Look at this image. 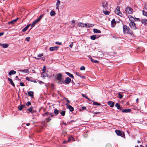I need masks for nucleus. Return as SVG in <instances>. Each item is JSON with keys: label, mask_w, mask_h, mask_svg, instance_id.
<instances>
[{"label": "nucleus", "mask_w": 147, "mask_h": 147, "mask_svg": "<svg viewBox=\"0 0 147 147\" xmlns=\"http://www.w3.org/2000/svg\"><path fill=\"white\" fill-rule=\"evenodd\" d=\"M0 46L2 47L3 48L5 49L8 47L9 45L7 44H1L0 43Z\"/></svg>", "instance_id": "nucleus-13"}, {"label": "nucleus", "mask_w": 147, "mask_h": 147, "mask_svg": "<svg viewBox=\"0 0 147 147\" xmlns=\"http://www.w3.org/2000/svg\"><path fill=\"white\" fill-rule=\"evenodd\" d=\"M76 74L78 76H79L81 77L82 78H84V76H82L81 75V74H80V73L79 72H76Z\"/></svg>", "instance_id": "nucleus-37"}, {"label": "nucleus", "mask_w": 147, "mask_h": 147, "mask_svg": "<svg viewBox=\"0 0 147 147\" xmlns=\"http://www.w3.org/2000/svg\"><path fill=\"white\" fill-rule=\"evenodd\" d=\"M27 30V29L25 27L22 30V31L23 32H24L26 31Z\"/></svg>", "instance_id": "nucleus-59"}, {"label": "nucleus", "mask_w": 147, "mask_h": 147, "mask_svg": "<svg viewBox=\"0 0 147 147\" xmlns=\"http://www.w3.org/2000/svg\"><path fill=\"white\" fill-rule=\"evenodd\" d=\"M46 70V66H44L43 67V69H42L43 72H45Z\"/></svg>", "instance_id": "nucleus-47"}, {"label": "nucleus", "mask_w": 147, "mask_h": 147, "mask_svg": "<svg viewBox=\"0 0 147 147\" xmlns=\"http://www.w3.org/2000/svg\"><path fill=\"white\" fill-rule=\"evenodd\" d=\"M123 32L124 34H129L131 35H132L133 34V31L130 29L126 25H123Z\"/></svg>", "instance_id": "nucleus-1"}, {"label": "nucleus", "mask_w": 147, "mask_h": 147, "mask_svg": "<svg viewBox=\"0 0 147 147\" xmlns=\"http://www.w3.org/2000/svg\"><path fill=\"white\" fill-rule=\"evenodd\" d=\"M31 26V24H29V25H27L26 27L25 28L27 29H28V28H29V27L30 26Z\"/></svg>", "instance_id": "nucleus-56"}, {"label": "nucleus", "mask_w": 147, "mask_h": 147, "mask_svg": "<svg viewBox=\"0 0 147 147\" xmlns=\"http://www.w3.org/2000/svg\"><path fill=\"white\" fill-rule=\"evenodd\" d=\"M116 23L115 20L114 19H113L111 22V26L112 27H114L116 24Z\"/></svg>", "instance_id": "nucleus-12"}, {"label": "nucleus", "mask_w": 147, "mask_h": 147, "mask_svg": "<svg viewBox=\"0 0 147 147\" xmlns=\"http://www.w3.org/2000/svg\"><path fill=\"white\" fill-rule=\"evenodd\" d=\"M31 26V24H29V25H27L26 27L25 28L27 29H28V28H29V27L30 26Z\"/></svg>", "instance_id": "nucleus-57"}, {"label": "nucleus", "mask_w": 147, "mask_h": 147, "mask_svg": "<svg viewBox=\"0 0 147 147\" xmlns=\"http://www.w3.org/2000/svg\"><path fill=\"white\" fill-rule=\"evenodd\" d=\"M31 104V103L30 102L28 101V102H27L26 104V106H29Z\"/></svg>", "instance_id": "nucleus-49"}, {"label": "nucleus", "mask_w": 147, "mask_h": 147, "mask_svg": "<svg viewBox=\"0 0 147 147\" xmlns=\"http://www.w3.org/2000/svg\"><path fill=\"white\" fill-rule=\"evenodd\" d=\"M26 80H28V81H32V80H30V78L28 77H27L26 78Z\"/></svg>", "instance_id": "nucleus-52"}, {"label": "nucleus", "mask_w": 147, "mask_h": 147, "mask_svg": "<svg viewBox=\"0 0 147 147\" xmlns=\"http://www.w3.org/2000/svg\"><path fill=\"white\" fill-rule=\"evenodd\" d=\"M119 9V7L118 6L115 11V12L116 14L120 16H121L122 15V14L121 12Z\"/></svg>", "instance_id": "nucleus-6"}, {"label": "nucleus", "mask_w": 147, "mask_h": 147, "mask_svg": "<svg viewBox=\"0 0 147 147\" xmlns=\"http://www.w3.org/2000/svg\"><path fill=\"white\" fill-rule=\"evenodd\" d=\"M16 73V72L14 70H11L9 73V74L10 76H11L13 74H15Z\"/></svg>", "instance_id": "nucleus-22"}, {"label": "nucleus", "mask_w": 147, "mask_h": 147, "mask_svg": "<svg viewBox=\"0 0 147 147\" xmlns=\"http://www.w3.org/2000/svg\"><path fill=\"white\" fill-rule=\"evenodd\" d=\"M19 71H22L24 73H27L28 72V69H26L24 70H19Z\"/></svg>", "instance_id": "nucleus-29"}, {"label": "nucleus", "mask_w": 147, "mask_h": 147, "mask_svg": "<svg viewBox=\"0 0 147 147\" xmlns=\"http://www.w3.org/2000/svg\"><path fill=\"white\" fill-rule=\"evenodd\" d=\"M57 79L58 81V83L61 84H64L62 74L61 73H59L57 74Z\"/></svg>", "instance_id": "nucleus-2"}, {"label": "nucleus", "mask_w": 147, "mask_h": 147, "mask_svg": "<svg viewBox=\"0 0 147 147\" xmlns=\"http://www.w3.org/2000/svg\"><path fill=\"white\" fill-rule=\"evenodd\" d=\"M49 113H48V112L45 113H44V114H43V115L44 116H46L47 117V116H48V114Z\"/></svg>", "instance_id": "nucleus-45"}, {"label": "nucleus", "mask_w": 147, "mask_h": 147, "mask_svg": "<svg viewBox=\"0 0 147 147\" xmlns=\"http://www.w3.org/2000/svg\"><path fill=\"white\" fill-rule=\"evenodd\" d=\"M18 19V18H17L16 19L13 20L11 22H8V24H13L15 22H16L17 21Z\"/></svg>", "instance_id": "nucleus-20"}, {"label": "nucleus", "mask_w": 147, "mask_h": 147, "mask_svg": "<svg viewBox=\"0 0 147 147\" xmlns=\"http://www.w3.org/2000/svg\"><path fill=\"white\" fill-rule=\"evenodd\" d=\"M38 22V21L37 20V19L34 21L33 22L32 24H31V29L32 27L34 26Z\"/></svg>", "instance_id": "nucleus-16"}, {"label": "nucleus", "mask_w": 147, "mask_h": 147, "mask_svg": "<svg viewBox=\"0 0 147 147\" xmlns=\"http://www.w3.org/2000/svg\"><path fill=\"white\" fill-rule=\"evenodd\" d=\"M28 95L31 97L33 96L34 92L32 91H29L28 92Z\"/></svg>", "instance_id": "nucleus-26"}, {"label": "nucleus", "mask_w": 147, "mask_h": 147, "mask_svg": "<svg viewBox=\"0 0 147 147\" xmlns=\"http://www.w3.org/2000/svg\"><path fill=\"white\" fill-rule=\"evenodd\" d=\"M106 147H111V144H108L106 145Z\"/></svg>", "instance_id": "nucleus-64"}, {"label": "nucleus", "mask_w": 147, "mask_h": 147, "mask_svg": "<svg viewBox=\"0 0 147 147\" xmlns=\"http://www.w3.org/2000/svg\"><path fill=\"white\" fill-rule=\"evenodd\" d=\"M51 118H50V116H47V122L48 123L51 120Z\"/></svg>", "instance_id": "nucleus-41"}, {"label": "nucleus", "mask_w": 147, "mask_h": 147, "mask_svg": "<svg viewBox=\"0 0 147 147\" xmlns=\"http://www.w3.org/2000/svg\"><path fill=\"white\" fill-rule=\"evenodd\" d=\"M131 110L130 109H126L122 110V112L123 113H129L131 111Z\"/></svg>", "instance_id": "nucleus-14"}, {"label": "nucleus", "mask_w": 147, "mask_h": 147, "mask_svg": "<svg viewBox=\"0 0 147 147\" xmlns=\"http://www.w3.org/2000/svg\"><path fill=\"white\" fill-rule=\"evenodd\" d=\"M128 17L129 20L131 22H133L134 20V18L133 17L129 15L128 16Z\"/></svg>", "instance_id": "nucleus-19"}, {"label": "nucleus", "mask_w": 147, "mask_h": 147, "mask_svg": "<svg viewBox=\"0 0 147 147\" xmlns=\"http://www.w3.org/2000/svg\"><path fill=\"white\" fill-rule=\"evenodd\" d=\"M93 104L94 105H100V104L99 103H98L96 102H93Z\"/></svg>", "instance_id": "nucleus-44"}, {"label": "nucleus", "mask_w": 147, "mask_h": 147, "mask_svg": "<svg viewBox=\"0 0 147 147\" xmlns=\"http://www.w3.org/2000/svg\"><path fill=\"white\" fill-rule=\"evenodd\" d=\"M87 28H90L93 26V24H91L89 23H87Z\"/></svg>", "instance_id": "nucleus-40"}, {"label": "nucleus", "mask_w": 147, "mask_h": 147, "mask_svg": "<svg viewBox=\"0 0 147 147\" xmlns=\"http://www.w3.org/2000/svg\"><path fill=\"white\" fill-rule=\"evenodd\" d=\"M92 61V62L94 63H99L98 61H97V60H93V61Z\"/></svg>", "instance_id": "nucleus-48"}, {"label": "nucleus", "mask_w": 147, "mask_h": 147, "mask_svg": "<svg viewBox=\"0 0 147 147\" xmlns=\"http://www.w3.org/2000/svg\"><path fill=\"white\" fill-rule=\"evenodd\" d=\"M88 57L89 59H90L91 61H93V59H92V57L90 56H88Z\"/></svg>", "instance_id": "nucleus-62"}, {"label": "nucleus", "mask_w": 147, "mask_h": 147, "mask_svg": "<svg viewBox=\"0 0 147 147\" xmlns=\"http://www.w3.org/2000/svg\"><path fill=\"white\" fill-rule=\"evenodd\" d=\"M107 103L108 105H109L111 107H114L115 104L114 102L111 101H109Z\"/></svg>", "instance_id": "nucleus-10"}, {"label": "nucleus", "mask_w": 147, "mask_h": 147, "mask_svg": "<svg viewBox=\"0 0 147 147\" xmlns=\"http://www.w3.org/2000/svg\"><path fill=\"white\" fill-rule=\"evenodd\" d=\"M85 68L84 66H82L80 68V69L82 70H85Z\"/></svg>", "instance_id": "nucleus-50"}, {"label": "nucleus", "mask_w": 147, "mask_h": 147, "mask_svg": "<svg viewBox=\"0 0 147 147\" xmlns=\"http://www.w3.org/2000/svg\"><path fill=\"white\" fill-rule=\"evenodd\" d=\"M102 7L105 8L107 7L108 6V4L107 2L104 1H103L102 3Z\"/></svg>", "instance_id": "nucleus-18"}, {"label": "nucleus", "mask_w": 147, "mask_h": 147, "mask_svg": "<svg viewBox=\"0 0 147 147\" xmlns=\"http://www.w3.org/2000/svg\"><path fill=\"white\" fill-rule=\"evenodd\" d=\"M27 111L33 114L35 112V110L33 109V107H30L27 109Z\"/></svg>", "instance_id": "nucleus-8"}, {"label": "nucleus", "mask_w": 147, "mask_h": 147, "mask_svg": "<svg viewBox=\"0 0 147 147\" xmlns=\"http://www.w3.org/2000/svg\"><path fill=\"white\" fill-rule=\"evenodd\" d=\"M20 86H24L25 85L24 84L23 82H20Z\"/></svg>", "instance_id": "nucleus-54"}, {"label": "nucleus", "mask_w": 147, "mask_h": 147, "mask_svg": "<svg viewBox=\"0 0 147 147\" xmlns=\"http://www.w3.org/2000/svg\"><path fill=\"white\" fill-rule=\"evenodd\" d=\"M54 113L56 115H57L59 112V111L56 109H55L54 111Z\"/></svg>", "instance_id": "nucleus-34"}, {"label": "nucleus", "mask_w": 147, "mask_h": 147, "mask_svg": "<svg viewBox=\"0 0 147 147\" xmlns=\"http://www.w3.org/2000/svg\"><path fill=\"white\" fill-rule=\"evenodd\" d=\"M16 79L17 80H18L19 81H20L21 80L18 77V76H16Z\"/></svg>", "instance_id": "nucleus-61"}, {"label": "nucleus", "mask_w": 147, "mask_h": 147, "mask_svg": "<svg viewBox=\"0 0 147 147\" xmlns=\"http://www.w3.org/2000/svg\"><path fill=\"white\" fill-rule=\"evenodd\" d=\"M115 106L117 107V108L121 110V107L120 105L118 103H116L115 105Z\"/></svg>", "instance_id": "nucleus-25"}, {"label": "nucleus", "mask_w": 147, "mask_h": 147, "mask_svg": "<svg viewBox=\"0 0 147 147\" xmlns=\"http://www.w3.org/2000/svg\"><path fill=\"white\" fill-rule=\"evenodd\" d=\"M78 26L79 27H84V24L82 23H79Z\"/></svg>", "instance_id": "nucleus-35"}, {"label": "nucleus", "mask_w": 147, "mask_h": 147, "mask_svg": "<svg viewBox=\"0 0 147 147\" xmlns=\"http://www.w3.org/2000/svg\"><path fill=\"white\" fill-rule=\"evenodd\" d=\"M50 15L51 16H54L55 14L56 13L55 11H52L50 13Z\"/></svg>", "instance_id": "nucleus-31"}, {"label": "nucleus", "mask_w": 147, "mask_h": 147, "mask_svg": "<svg viewBox=\"0 0 147 147\" xmlns=\"http://www.w3.org/2000/svg\"><path fill=\"white\" fill-rule=\"evenodd\" d=\"M48 116H50V117H54V114L53 113H49L48 114Z\"/></svg>", "instance_id": "nucleus-42"}, {"label": "nucleus", "mask_w": 147, "mask_h": 147, "mask_svg": "<svg viewBox=\"0 0 147 147\" xmlns=\"http://www.w3.org/2000/svg\"><path fill=\"white\" fill-rule=\"evenodd\" d=\"M55 44L57 45H61V42H55Z\"/></svg>", "instance_id": "nucleus-58"}, {"label": "nucleus", "mask_w": 147, "mask_h": 147, "mask_svg": "<svg viewBox=\"0 0 147 147\" xmlns=\"http://www.w3.org/2000/svg\"><path fill=\"white\" fill-rule=\"evenodd\" d=\"M66 74L68 75L70 77L74 79V77L73 74H70L68 72H66Z\"/></svg>", "instance_id": "nucleus-27"}, {"label": "nucleus", "mask_w": 147, "mask_h": 147, "mask_svg": "<svg viewBox=\"0 0 147 147\" xmlns=\"http://www.w3.org/2000/svg\"><path fill=\"white\" fill-rule=\"evenodd\" d=\"M24 106H23L22 105H20V106H19L18 107V109L20 111H21L23 107H24Z\"/></svg>", "instance_id": "nucleus-32"}, {"label": "nucleus", "mask_w": 147, "mask_h": 147, "mask_svg": "<svg viewBox=\"0 0 147 147\" xmlns=\"http://www.w3.org/2000/svg\"><path fill=\"white\" fill-rule=\"evenodd\" d=\"M60 4V1L59 0H58L56 4V8L57 9H59V5Z\"/></svg>", "instance_id": "nucleus-21"}, {"label": "nucleus", "mask_w": 147, "mask_h": 147, "mask_svg": "<svg viewBox=\"0 0 147 147\" xmlns=\"http://www.w3.org/2000/svg\"><path fill=\"white\" fill-rule=\"evenodd\" d=\"M66 105H67V107L69 109L70 111H74V108L72 107L70 105H68L67 104H66Z\"/></svg>", "instance_id": "nucleus-15"}, {"label": "nucleus", "mask_w": 147, "mask_h": 147, "mask_svg": "<svg viewBox=\"0 0 147 147\" xmlns=\"http://www.w3.org/2000/svg\"><path fill=\"white\" fill-rule=\"evenodd\" d=\"M43 77H46L47 76V74L45 72H42L41 75Z\"/></svg>", "instance_id": "nucleus-30"}, {"label": "nucleus", "mask_w": 147, "mask_h": 147, "mask_svg": "<svg viewBox=\"0 0 147 147\" xmlns=\"http://www.w3.org/2000/svg\"><path fill=\"white\" fill-rule=\"evenodd\" d=\"M73 46V43H71L69 45V47L70 48H72Z\"/></svg>", "instance_id": "nucleus-63"}, {"label": "nucleus", "mask_w": 147, "mask_h": 147, "mask_svg": "<svg viewBox=\"0 0 147 147\" xmlns=\"http://www.w3.org/2000/svg\"><path fill=\"white\" fill-rule=\"evenodd\" d=\"M141 22L142 24L144 25H147V19H143L141 20Z\"/></svg>", "instance_id": "nucleus-11"}, {"label": "nucleus", "mask_w": 147, "mask_h": 147, "mask_svg": "<svg viewBox=\"0 0 147 147\" xmlns=\"http://www.w3.org/2000/svg\"><path fill=\"white\" fill-rule=\"evenodd\" d=\"M133 10L130 7H128L126 8L125 11L129 14H131L132 13Z\"/></svg>", "instance_id": "nucleus-5"}, {"label": "nucleus", "mask_w": 147, "mask_h": 147, "mask_svg": "<svg viewBox=\"0 0 147 147\" xmlns=\"http://www.w3.org/2000/svg\"><path fill=\"white\" fill-rule=\"evenodd\" d=\"M118 96H119V98H120V99H121L122 98L123 96V95H122L121 93H118Z\"/></svg>", "instance_id": "nucleus-43"}, {"label": "nucleus", "mask_w": 147, "mask_h": 147, "mask_svg": "<svg viewBox=\"0 0 147 147\" xmlns=\"http://www.w3.org/2000/svg\"><path fill=\"white\" fill-rule=\"evenodd\" d=\"M144 7L145 9L147 11V4H146L145 5Z\"/></svg>", "instance_id": "nucleus-60"}, {"label": "nucleus", "mask_w": 147, "mask_h": 147, "mask_svg": "<svg viewBox=\"0 0 147 147\" xmlns=\"http://www.w3.org/2000/svg\"><path fill=\"white\" fill-rule=\"evenodd\" d=\"M103 12L104 13V14H105V15H109L110 13V12L108 11H105L104 10H103Z\"/></svg>", "instance_id": "nucleus-38"}, {"label": "nucleus", "mask_w": 147, "mask_h": 147, "mask_svg": "<svg viewBox=\"0 0 147 147\" xmlns=\"http://www.w3.org/2000/svg\"><path fill=\"white\" fill-rule=\"evenodd\" d=\"M65 111H62L61 112H60V113L61 114L62 116H64L65 115Z\"/></svg>", "instance_id": "nucleus-36"}, {"label": "nucleus", "mask_w": 147, "mask_h": 147, "mask_svg": "<svg viewBox=\"0 0 147 147\" xmlns=\"http://www.w3.org/2000/svg\"><path fill=\"white\" fill-rule=\"evenodd\" d=\"M115 132L118 136H120L123 137H124L125 135L124 132H123V133L122 134L120 131L118 130H116Z\"/></svg>", "instance_id": "nucleus-3"}, {"label": "nucleus", "mask_w": 147, "mask_h": 147, "mask_svg": "<svg viewBox=\"0 0 147 147\" xmlns=\"http://www.w3.org/2000/svg\"><path fill=\"white\" fill-rule=\"evenodd\" d=\"M142 12L143 15L147 17V12L142 10Z\"/></svg>", "instance_id": "nucleus-39"}, {"label": "nucleus", "mask_w": 147, "mask_h": 147, "mask_svg": "<svg viewBox=\"0 0 147 147\" xmlns=\"http://www.w3.org/2000/svg\"><path fill=\"white\" fill-rule=\"evenodd\" d=\"M26 39L27 41L29 42L30 40V38L29 37H27V38H26Z\"/></svg>", "instance_id": "nucleus-53"}, {"label": "nucleus", "mask_w": 147, "mask_h": 147, "mask_svg": "<svg viewBox=\"0 0 147 147\" xmlns=\"http://www.w3.org/2000/svg\"><path fill=\"white\" fill-rule=\"evenodd\" d=\"M96 38V36L95 35H93L90 36V39L94 40Z\"/></svg>", "instance_id": "nucleus-28"}, {"label": "nucleus", "mask_w": 147, "mask_h": 147, "mask_svg": "<svg viewBox=\"0 0 147 147\" xmlns=\"http://www.w3.org/2000/svg\"><path fill=\"white\" fill-rule=\"evenodd\" d=\"M8 80L10 82V83L13 86H15L12 80L9 78H8Z\"/></svg>", "instance_id": "nucleus-23"}, {"label": "nucleus", "mask_w": 147, "mask_h": 147, "mask_svg": "<svg viewBox=\"0 0 147 147\" xmlns=\"http://www.w3.org/2000/svg\"><path fill=\"white\" fill-rule=\"evenodd\" d=\"M72 22V25L73 26H75V21L74 20H73L71 21Z\"/></svg>", "instance_id": "nucleus-51"}, {"label": "nucleus", "mask_w": 147, "mask_h": 147, "mask_svg": "<svg viewBox=\"0 0 147 147\" xmlns=\"http://www.w3.org/2000/svg\"><path fill=\"white\" fill-rule=\"evenodd\" d=\"M129 26L130 27L134 30H135L137 28L136 24L134 22H131L129 23Z\"/></svg>", "instance_id": "nucleus-4"}, {"label": "nucleus", "mask_w": 147, "mask_h": 147, "mask_svg": "<svg viewBox=\"0 0 147 147\" xmlns=\"http://www.w3.org/2000/svg\"><path fill=\"white\" fill-rule=\"evenodd\" d=\"M71 141H75V140L74 138L72 136H71L69 137L68 138V140H67V142H69Z\"/></svg>", "instance_id": "nucleus-17"}, {"label": "nucleus", "mask_w": 147, "mask_h": 147, "mask_svg": "<svg viewBox=\"0 0 147 147\" xmlns=\"http://www.w3.org/2000/svg\"><path fill=\"white\" fill-rule=\"evenodd\" d=\"M71 81V78L69 77H67L64 81V83H65L66 84H68Z\"/></svg>", "instance_id": "nucleus-7"}, {"label": "nucleus", "mask_w": 147, "mask_h": 147, "mask_svg": "<svg viewBox=\"0 0 147 147\" xmlns=\"http://www.w3.org/2000/svg\"><path fill=\"white\" fill-rule=\"evenodd\" d=\"M59 48L58 46H55L53 47H51L49 49V50L51 51H54L57 50Z\"/></svg>", "instance_id": "nucleus-9"}, {"label": "nucleus", "mask_w": 147, "mask_h": 147, "mask_svg": "<svg viewBox=\"0 0 147 147\" xmlns=\"http://www.w3.org/2000/svg\"><path fill=\"white\" fill-rule=\"evenodd\" d=\"M135 20L134 21H139L140 22V19L139 18H135Z\"/></svg>", "instance_id": "nucleus-46"}, {"label": "nucleus", "mask_w": 147, "mask_h": 147, "mask_svg": "<svg viewBox=\"0 0 147 147\" xmlns=\"http://www.w3.org/2000/svg\"><path fill=\"white\" fill-rule=\"evenodd\" d=\"M44 16V15L42 14V15H40L39 17H38V18L37 19V20L39 22V21L42 18V17H43Z\"/></svg>", "instance_id": "nucleus-33"}, {"label": "nucleus", "mask_w": 147, "mask_h": 147, "mask_svg": "<svg viewBox=\"0 0 147 147\" xmlns=\"http://www.w3.org/2000/svg\"><path fill=\"white\" fill-rule=\"evenodd\" d=\"M93 31L94 33H100L101 32V31L96 29H93Z\"/></svg>", "instance_id": "nucleus-24"}, {"label": "nucleus", "mask_w": 147, "mask_h": 147, "mask_svg": "<svg viewBox=\"0 0 147 147\" xmlns=\"http://www.w3.org/2000/svg\"><path fill=\"white\" fill-rule=\"evenodd\" d=\"M43 55V54L42 53V54H38V57H42Z\"/></svg>", "instance_id": "nucleus-55"}]
</instances>
